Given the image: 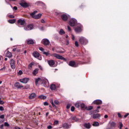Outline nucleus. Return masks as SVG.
Wrapping results in <instances>:
<instances>
[{
    "instance_id": "nucleus-1",
    "label": "nucleus",
    "mask_w": 129,
    "mask_h": 129,
    "mask_svg": "<svg viewBox=\"0 0 129 129\" xmlns=\"http://www.w3.org/2000/svg\"><path fill=\"white\" fill-rule=\"evenodd\" d=\"M79 42L81 45H87L88 44V40L84 37H80Z\"/></svg>"
},
{
    "instance_id": "nucleus-2",
    "label": "nucleus",
    "mask_w": 129,
    "mask_h": 129,
    "mask_svg": "<svg viewBox=\"0 0 129 129\" xmlns=\"http://www.w3.org/2000/svg\"><path fill=\"white\" fill-rule=\"evenodd\" d=\"M50 56H53V57H55V58H56V59H59V60H66V58H64L63 56H62V55H60L57 53H53L51 54Z\"/></svg>"
},
{
    "instance_id": "nucleus-3",
    "label": "nucleus",
    "mask_w": 129,
    "mask_h": 129,
    "mask_svg": "<svg viewBox=\"0 0 129 129\" xmlns=\"http://www.w3.org/2000/svg\"><path fill=\"white\" fill-rule=\"evenodd\" d=\"M82 28H83L82 25L79 24L75 29V31L76 33H80V32H82Z\"/></svg>"
},
{
    "instance_id": "nucleus-4",
    "label": "nucleus",
    "mask_w": 129,
    "mask_h": 129,
    "mask_svg": "<svg viewBox=\"0 0 129 129\" xmlns=\"http://www.w3.org/2000/svg\"><path fill=\"white\" fill-rule=\"evenodd\" d=\"M33 56L34 58H36L38 60H42V57H40V53L37 51H34L33 52Z\"/></svg>"
},
{
    "instance_id": "nucleus-5",
    "label": "nucleus",
    "mask_w": 129,
    "mask_h": 129,
    "mask_svg": "<svg viewBox=\"0 0 129 129\" xmlns=\"http://www.w3.org/2000/svg\"><path fill=\"white\" fill-rule=\"evenodd\" d=\"M77 23V20L76 19L73 18L71 19V20L69 22V24L71 27H74L76 23Z\"/></svg>"
},
{
    "instance_id": "nucleus-6",
    "label": "nucleus",
    "mask_w": 129,
    "mask_h": 129,
    "mask_svg": "<svg viewBox=\"0 0 129 129\" xmlns=\"http://www.w3.org/2000/svg\"><path fill=\"white\" fill-rule=\"evenodd\" d=\"M18 24L20 26H26L27 23H26V21L24 20L19 19L18 20Z\"/></svg>"
},
{
    "instance_id": "nucleus-7",
    "label": "nucleus",
    "mask_w": 129,
    "mask_h": 129,
    "mask_svg": "<svg viewBox=\"0 0 129 129\" xmlns=\"http://www.w3.org/2000/svg\"><path fill=\"white\" fill-rule=\"evenodd\" d=\"M41 83L44 84V87H48V86H49V82H48V80L41 79Z\"/></svg>"
},
{
    "instance_id": "nucleus-8",
    "label": "nucleus",
    "mask_w": 129,
    "mask_h": 129,
    "mask_svg": "<svg viewBox=\"0 0 129 129\" xmlns=\"http://www.w3.org/2000/svg\"><path fill=\"white\" fill-rule=\"evenodd\" d=\"M29 80H30V79L28 78H24L23 79H21L20 80V82L21 83H24V84H27L28 82H29Z\"/></svg>"
},
{
    "instance_id": "nucleus-9",
    "label": "nucleus",
    "mask_w": 129,
    "mask_h": 129,
    "mask_svg": "<svg viewBox=\"0 0 129 129\" xmlns=\"http://www.w3.org/2000/svg\"><path fill=\"white\" fill-rule=\"evenodd\" d=\"M10 66L12 69H15L16 68V62L13 59H11Z\"/></svg>"
},
{
    "instance_id": "nucleus-10",
    "label": "nucleus",
    "mask_w": 129,
    "mask_h": 129,
    "mask_svg": "<svg viewBox=\"0 0 129 129\" xmlns=\"http://www.w3.org/2000/svg\"><path fill=\"white\" fill-rule=\"evenodd\" d=\"M14 87H15V88H17L18 89H21V88H23V87H24V86H23V85H20V83L19 82H16L14 84Z\"/></svg>"
},
{
    "instance_id": "nucleus-11",
    "label": "nucleus",
    "mask_w": 129,
    "mask_h": 129,
    "mask_svg": "<svg viewBox=\"0 0 129 129\" xmlns=\"http://www.w3.org/2000/svg\"><path fill=\"white\" fill-rule=\"evenodd\" d=\"M47 63L50 67H53L54 65H55V61L52 59L47 60Z\"/></svg>"
},
{
    "instance_id": "nucleus-12",
    "label": "nucleus",
    "mask_w": 129,
    "mask_h": 129,
    "mask_svg": "<svg viewBox=\"0 0 129 129\" xmlns=\"http://www.w3.org/2000/svg\"><path fill=\"white\" fill-rule=\"evenodd\" d=\"M24 30L25 31H31V30H33V25H28L27 27H24Z\"/></svg>"
},
{
    "instance_id": "nucleus-13",
    "label": "nucleus",
    "mask_w": 129,
    "mask_h": 129,
    "mask_svg": "<svg viewBox=\"0 0 129 129\" xmlns=\"http://www.w3.org/2000/svg\"><path fill=\"white\" fill-rule=\"evenodd\" d=\"M42 44H43V45H49V44H50V41H49V40L47 39H43L42 40Z\"/></svg>"
},
{
    "instance_id": "nucleus-14",
    "label": "nucleus",
    "mask_w": 129,
    "mask_h": 129,
    "mask_svg": "<svg viewBox=\"0 0 129 129\" xmlns=\"http://www.w3.org/2000/svg\"><path fill=\"white\" fill-rule=\"evenodd\" d=\"M42 17V14H38L37 15H35L32 16V17L33 19H35V20H38V19H40Z\"/></svg>"
},
{
    "instance_id": "nucleus-15",
    "label": "nucleus",
    "mask_w": 129,
    "mask_h": 129,
    "mask_svg": "<svg viewBox=\"0 0 129 129\" xmlns=\"http://www.w3.org/2000/svg\"><path fill=\"white\" fill-rule=\"evenodd\" d=\"M94 104H97V105H99V104H102V101L101 100H96L94 101Z\"/></svg>"
},
{
    "instance_id": "nucleus-16",
    "label": "nucleus",
    "mask_w": 129,
    "mask_h": 129,
    "mask_svg": "<svg viewBox=\"0 0 129 129\" xmlns=\"http://www.w3.org/2000/svg\"><path fill=\"white\" fill-rule=\"evenodd\" d=\"M61 19L63 21H66L68 20V16L66 14H63L61 16Z\"/></svg>"
},
{
    "instance_id": "nucleus-17",
    "label": "nucleus",
    "mask_w": 129,
    "mask_h": 129,
    "mask_svg": "<svg viewBox=\"0 0 129 129\" xmlns=\"http://www.w3.org/2000/svg\"><path fill=\"white\" fill-rule=\"evenodd\" d=\"M69 65L72 67H77V66L75 63V61H71L69 62Z\"/></svg>"
},
{
    "instance_id": "nucleus-18",
    "label": "nucleus",
    "mask_w": 129,
    "mask_h": 129,
    "mask_svg": "<svg viewBox=\"0 0 129 129\" xmlns=\"http://www.w3.org/2000/svg\"><path fill=\"white\" fill-rule=\"evenodd\" d=\"M20 6H21V7H23V8H28L29 7V5L25 2L21 3H20Z\"/></svg>"
},
{
    "instance_id": "nucleus-19",
    "label": "nucleus",
    "mask_w": 129,
    "mask_h": 129,
    "mask_svg": "<svg viewBox=\"0 0 129 129\" xmlns=\"http://www.w3.org/2000/svg\"><path fill=\"white\" fill-rule=\"evenodd\" d=\"M70 120H74V121H79V118L76 116L72 117L70 118Z\"/></svg>"
},
{
    "instance_id": "nucleus-20",
    "label": "nucleus",
    "mask_w": 129,
    "mask_h": 129,
    "mask_svg": "<svg viewBox=\"0 0 129 129\" xmlns=\"http://www.w3.org/2000/svg\"><path fill=\"white\" fill-rule=\"evenodd\" d=\"M84 126L86 127V128H90V127H91V125L90 124V123H85Z\"/></svg>"
},
{
    "instance_id": "nucleus-21",
    "label": "nucleus",
    "mask_w": 129,
    "mask_h": 129,
    "mask_svg": "<svg viewBox=\"0 0 129 129\" xmlns=\"http://www.w3.org/2000/svg\"><path fill=\"white\" fill-rule=\"evenodd\" d=\"M27 42L28 45H33V44H34V40H33V39H28Z\"/></svg>"
},
{
    "instance_id": "nucleus-22",
    "label": "nucleus",
    "mask_w": 129,
    "mask_h": 129,
    "mask_svg": "<svg viewBox=\"0 0 129 129\" xmlns=\"http://www.w3.org/2000/svg\"><path fill=\"white\" fill-rule=\"evenodd\" d=\"M100 117V114L97 113V114H94L93 115V118H99Z\"/></svg>"
},
{
    "instance_id": "nucleus-23",
    "label": "nucleus",
    "mask_w": 129,
    "mask_h": 129,
    "mask_svg": "<svg viewBox=\"0 0 129 129\" xmlns=\"http://www.w3.org/2000/svg\"><path fill=\"white\" fill-rule=\"evenodd\" d=\"M50 88L51 89V90H56V85H55L54 84H51L50 86Z\"/></svg>"
},
{
    "instance_id": "nucleus-24",
    "label": "nucleus",
    "mask_w": 129,
    "mask_h": 129,
    "mask_svg": "<svg viewBox=\"0 0 129 129\" xmlns=\"http://www.w3.org/2000/svg\"><path fill=\"white\" fill-rule=\"evenodd\" d=\"M62 126H63V128L67 129V128H69V127H70V125H69L67 123H65L63 124Z\"/></svg>"
},
{
    "instance_id": "nucleus-25",
    "label": "nucleus",
    "mask_w": 129,
    "mask_h": 129,
    "mask_svg": "<svg viewBox=\"0 0 129 129\" xmlns=\"http://www.w3.org/2000/svg\"><path fill=\"white\" fill-rule=\"evenodd\" d=\"M110 124L111 127H115V125H116V123L113 121L110 122Z\"/></svg>"
},
{
    "instance_id": "nucleus-26",
    "label": "nucleus",
    "mask_w": 129,
    "mask_h": 129,
    "mask_svg": "<svg viewBox=\"0 0 129 129\" xmlns=\"http://www.w3.org/2000/svg\"><path fill=\"white\" fill-rule=\"evenodd\" d=\"M36 97V94L33 93L29 96L30 99H33V98H35Z\"/></svg>"
},
{
    "instance_id": "nucleus-27",
    "label": "nucleus",
    "mask_w": 129,
    "mask_h": 129,
    "mask_svg": "<svg viewBox=\"0 0 129 129\" xmlns=\"http://www.w3.org/2000/svg\"><path fill=\"white\" fill-rule=\"evenodd\" d=\"M12 52L10 51H8L6 53V57H8V58H11L12 57Z\"/></svg>"
},
{
    "instance_id": "nucleus-28",
    "label": "nucleus",
    "mask_w": 129,
    "mask_h": 129,
    "mask_svg": "<svg viewBox=\"0 0 129 129\" xmlns=\"http://www.w3.org/2000/svg\"><path fill=\"white\" fill-rule=\"evenodd\" d=\"M38 72H39V69H36L33 71V75H37V74H38Z\"/></svg>"
},
{
    "instance_id": "nucleus-29",
    "label": "nucleus",
    "mask_w": 129,
    "mask_h": 129,
    "mask_svg": "<svg viewBox=\"0 0 129 129\" xmlns=\"http://www.w3.org/2000/svg\"><path fill=\"white\" fill-rule=\"evenodd\" d=\"M99 122L98 121H94L93 123V126H99Z\"/></svg>"
},
{
    "instance_id": "nucleus-30",
    "label": "nucleus",
    "mask_w": 129,
    "mask_h": 129,
    "mask_svg": "<svg viewBox=\"0 0 129 129\" xmlns=\"http://www.w3.org/2000/svg\"><path fill=\"white\" fill-rule=\"evenodd\" d=\"M8 22L10 24H15L16 23V19L9 20Z\"/></svg>"
},
{
    "instance_id": "nucleus-31",
    "label": "nucleus",
    "mask_w": 129,
    "mask_h": 129,
    "mask_svg": "<svg viewBox=\"0 0 129 129\" xmlns=\"http://www.w3.org/2000/svg\"><path fill=\"white\" fill-rule=\"evenodd\" d=\"M123 126V124H122V123L121 122H119L118 123V127L119 129H121Z\"/></svg>"
},
{
    "instance_id": "nucleus-32",
    "label": "nucleus",
    "mask_w": 129,
    "mask_h": 129,
    "mask_svg": "<svg viewBox=\"0 0 129 129\" xmlns=\"http://www.w3.org/2000/svg\"><path fill=\"white\" fill-rule=\"evenodd\" d=\"M42 79H41L40 78H38V79H36L35 80V84L37 85L38 84V82H39V81H40V82H42Z\"/></svg>"
},
{
    "instance_id": "nucleus-33",
    "label": "nucleus",
    "mask_w": 129,
    "mask_h": 129,
    "mask_svg": "<svg viewBox=\"0 0 129 129\" xmlns=\"http://www.w3.org/2000/svg\"><path fill=\"white\" fill-rule=\"evenodd\" d=\"M33 65H34V63L33 62H31L28 66V69H32V68L33 67Z\"/></svg>"
},
{
    "instance_id": "nucleus-34",
    "label": "nucleus",
    "mask_w": 129,
    "mask_h": 129,
    "mask_svg": "<svg viewBox=\"0 0 129 129\" xmlns=\"http://www.w3.org/2000/svg\"><path fill=\"white\" fill-rule=\"evenodd\" d=\"M50 103H51L53 107L56 108V105H55V104H54V102L53 101V99H50Z\"/></svg>"
},
{
    "instance_id": "nucleus-35",
    "label": "nucleus",
    "mask_w": 129,
    "mask_h": 129,
    "mask_svg": "<svg viewBox=\"0 0 129 129\" xmlns=\"http://www.w3.org/2000/svg\"><path fill=\"white\" fill-rule=\"evenodd\" d=\"M59 35H63V34H65V31L63 30V29H60L59 32Z\"/></svg>"
},
{
    "instance_id": "nucleus-36",
    "label": "nucleus",
    "mask_w": 129,
    "mask_h": 129,
    "mask_svg": "<svg viewBox=\"0 0 129 129\" xmlns=\"http://www.w3.org/2000/svg\"><path fill=\"white\" fill-rule=\"evenodd\" d=\"M23 89H29V88H30V86L29 85H26L23 86Z\"/></svg>"
},
{
    "instance_id": "nucleus-37",
    "label": "nucleus",
    "mask_w": 129,
    "mask_h": 129,
    "mask_svg": "<svg viewBox=\"0 0 129 129\" xmlns=\"http://www.w3.org/2000/svg\"><path fill=\"white\" fill-rule=\"evenodd\" d=\"M39 98H41V99H46L47 98V97L44 95H40L39 96Z\"/></svg>"
},
{
    "instance_id": "nucleus-38",
    "label": "nucleus",
    "mask_w": 129,
    "mask_h": 129,
    "mask_svg": "<svg viewBox=\"0 0 129 129\" xmlns=\"http://www.w3.org/2000/svg\"><path fill=\"white\" fill-rule=\"evenodd\" d=\"M75 106L77 108H79V106H80V102H77L75 104Z\"/></svg>"
},
{
    "instance_id": "nucleus-39",
    "label": "nucleus",
    "mask_w": 129,
    "mask_h": 129,
    "mask_svg": "<svg viewBox=\"0 0 129 129\" xmlns=\"http://www.w3.org/2000/svg\"><path fill=\"white\" fill-rule=\"evenodd\" d=\"M93 108V107L92 106H90L86 108V109H87V110H91V109H92Z\"/></svg>"
},
{
    "instance_id": "nucleus-40",
    "label": "nucleus",
    "mask_w": 129,
    "mask_h": 129,
    "mask_svg": "<svg viewBox=\"0 0 129 129\" xmlns=\"http://www.w3.org/2000/svg\"><path fill=\"white\" fill-rule=\"evenodd\" d=\"M37 13H38V11H34V12L30 14V16H31V17H33V16H34L35 15H36V14H37Z\"/></svg>"
},
{
    "instance_id": "nucleus-41",
    "label": "nucleus",
    "mask_w": 129,
    "mask_h": 129,
    "mask_svg": "<svg viewBox=\"0 0 129 129\" xmlns=\"http://www.w3.org/2000/svg\"><path fill=\"white\" fill-rule=\"evenodd\" d=\"M80 106H81L82 108H84V107H85V104H84V103H80Z\"/></svg>"
},
{
    "instance_id": "nucleus-42",
    "label": "nucleus",
    "mask_w": 129,
    "mask_h": 129,
    "mask_svg": "<svg viewBox=\"0 0 129 129\" xmlns=\"http://www.w3.org/2000/svg\"><path fill=\"white\" fill-rule=\"evenodd\" d=\"M43 54H44L45 56H48L50 53H49V51L47 52H43Z\"/></svg>"
},
{
    "instance_id": "nucleus-43",
    "label": "nucleus",
    "mask_w": 129,
    "mask_h": 129,
    "mask_svg": "<svg viewBox=\"0 0 129 129\" xmlns=\"http://www.w3.org/2000/svg\"><path fill=\"white\" fill-rule=\"evenodd\" d=\"M75 45L76 47H79V44L78 41H75Z\"/></svg>"
},
{
    "instance_id": "nucleus-44",
    "label": "nucleus",
    "mask_w": 129,
    "mask_h": 129,
    "mask_svg": "<svg viewBox=\"0 0 129 129\" xmlns=\"http://www.w3.org/2000/svg\"><path fill=\"white\" fill-rule=\"evenodd\" d=\"M5 126H10V124H9V123L5 122L4 124Z\"/></svg>"
},
{
    "instance_id": "nucleus-45",
    "label": "nucleus",
    "mask_w": 129,
    "mask_h": 129,
    "mask_svg": "<svg viewBox=\"0 0 129 129\" xmlns=\"http://www.w3.org/2000/svg\"><path fill=\"white\" fill-rule=\"evenodd\" d=\"M39 50H40V51H41V52H43H43H44V51L45 49L44 48H43V47H39Z\"/></svg>"
},
{
    "instance_id": "nucleus-46",
    "label": "nucleus",
    "mask_w": 129,
    "mask_h": 129,
    "mask_svg": "<svg viewBox=\"0 0 129 129\" xmlns=\"http://www.w3.org/2000/svg\"><path fill=\"white\" fill-rule=\"evenodd\" d=\"M75 110V108L74 107V106H72L71 108V111H74Z\"/></svg>"
},
{
    "instance_id": "nucleus-47",
    "label": "nucleus",
    "mask_w": 129,
    "mask_h": 129,
    "mask_svg": "<svg viewBox=\"0 0 129 129\" xmlns=\"http://www.w3.org/2000/svg\"><path fill=\"white\" fill-rule=\"evenodd\" d=\"M54 103H55V104H56V105L59 104V101H58V100H55L54 101Z\"/></svg>"
},
{
    "instance_id": "nucleus-48",
    "label": "nucleus",
    "mask_w": 129,
    "mask_h": 129,
    "mask_svg": "<svg viewBox=\"0 0 129 129\" xmlns=\"http://www.w3.org/2000/svg\"><path fill=\"white\" fill-rule=\"evenodd\" d=\"M18 74L19 75H22V74H23V71H22L21 70L19 71L18 72Z\"/></svg>"
},
{
    "instance_id": "nucleus-49",
    "label": "nucleus",
    "mask_w": 129,
    "mask_h": 129,
    "mask_svg": "<svg viewBox=\"0 0 129 129\" xmlns=\"http://www.w3.org/2000/svg\"><path fill=\"white\" fill-rule=\"evenodd\" d=\"M55 16H59L60 15V13L57 12H55Z\"/></svg>"
},
{
    "instance_id": "nucleus-50",
    "label": "nucleus",
    "mask_w": 129,
    "mask_h": 129,
    "mask_svg": "<svg viewBox=\"0 0 129 129\" xmlns=\"http://www.w3.org/2000/svg\"><path fill=\"white\" fill-rule=\"evenodd\" d=\"M4 109H5L4 108V107H3V106H0V110H1V111H4Z\"/></svg>"
},
{
    "instance_id": "nucleus-51",
    "label": "nucleus",
    "mask_w": 129,
    "mask_h": 129,
    "mask_svg": "<svg viewBox=\"0 0 129 129\" xmlns=\"http://www.w3.org/2000/svg\"><path fill=\"white\" fill-rule=\"evenodd\" d=\"M54 123L55 124H58V123H59V121H58V120H55V121H54Z\"/></svg>"
},
{
    "instance_id": "nucleus-52",
    "label": "nucleus",
    "mask_w": 129,
    "mask_h": 129,
    "mask_svg": "<svg viewBox=\"0 0 129 129\" xmlns=\"http://www.w3.org/2000/svg\"><path fill=\"white\" fill-rule=\"evenodd\" d=\"M67 28H68V31L71 32V28H70V27L69 26H68Z\"/></svg>"
},
{
    "instance_id": "nucleus-53",
    "label": "nucleus",
    "mask_w": 129,
    "mask_h": 129,
    "mask_svg": "<svg viewBox=\"0 0 129 129\" xmlns=\"http://www.w3.org/2000/svg\"><path fill=\"white\" fill-rule=\"evenodd\" d=\"M70 106H71V104H68L67 105V109H69V108H70Z\"/></svg>"
},
{
    "instance_id": "nucleus-54",
    "label": "nucleus",
    "mask_w": 129,
    "mask_h": 129,
    "mask_svg": "<svg viewBox=\"0 0 129 129\" xmlns=\"http://www.w3.org/2000/svg\"><path fill=\"white\" fill-rule=\"evenodd\" d=\"M43 104H44V105H45L46 106L47 105H48L49 104L48 103V102H45L43 103Z\"/></svg>"
},
{
    "instance_id": "nucleus-55",
    "label": "nucleus",
    "mask_w": 129,
    "mask_h": 129,
    "mask_svg": "<svg viewBox=\"0 0 129 129\" xmlns=\"http://www.w3.org/2000/svg\"><path fill=\"white\" fill-rule=\"evenodd\" d=\"M72 40H75V37L73 34H72Z\"/></svg>"
},
{
    "instance_id": "nucleus-56",
    "label": "nucleus",
    "mask_w": 129,
    "mask_h": 129,
    "mask_svg": "<svg viewBox=\"0 0 129 129\" xmlns=\"http://www.w3.org/2000/svg\"><path fill=\"white\" fill-rule=\"evenodd\" d=\"M9 18H10L11 19H14V18H15V16L13 15H9Z\"/></svg>"
},
{
    "instance_id": "nucleus-57",
    "label": "nucleus",
    "mask_w": 129,
    "mask_h": 129,
    "mask_svg": "<svg viewBox=\"0 0 129 129\" xmlns=\"http://www.w3.org/2000/svg\"><path fill=\"white\" fill-rule=\"evenodd\" d=\"M0 118H5V115H1L0 116Z\"/></svg>"
},
{
    "instance_id": "nucleus-58",
    "label": "nucleus",
    "mask_w": 129,
    "mask_h": 129,
    "mask_svg": "<svg viewBox=\"0 0 129 129\" xmlns=\"http://www.w3.org/2000/svg\"><path fill=\"white\" fill-rule=\"evenodd\" d=\"M66 45L68 46L69 45V40H67L66 41Z\"/></svg>"
},
{
    "instance_id": "nucleus-59",
    "label": "nucleus",
    "mask_w": 129,
    "mask_h": 129,
    "mask_svg": "<svg viewBox=\"0 0 129 129\" xmlns=\"http://www.w3.org/2000/svg\"><path fill=\"white\" fill-rule=\"evenodd\" d=\"M13 10H15V11H17L18 10V8L16 6L14 7Z\"/></svg>"
},
{
    "instance_id": "nucleus-60",
    "label": "nucleus",
    "mask_w": 129,
    "mask_h": 129,
    "mask_svg": "<svg viewBox=\"0 0 129 129\" xmlns=\"http://www.w3.org/2000/svg\"><path fill=\"white\" fill-rule=\"evenodd\" d=\"M41 23H42V24L45 23V20H44V19H41Z\"/></svg>"
},
{
    "instance_id": "nucleus-61",
    "label": "nucleus",
    "mask_w": 129,
    "mask_h": 129,
    "mask_svg": "<svg viewBox=\"0 0 129 129\" xmlns=\"http://www.w3.org/2000/svg\"><path fill=\"white\" fill-rule=\"evenodd\" d=\"M0 128L1 129H4V124H2L0 126Z\"/></svg>"
},
{
    "instance_id": "nucleus-62",
    "label": "nucleus",
    "mask_w": 129,
    "mask_h": 129,
    "mask_svg": "<svg viewBox=\"0 0 129 129\" xmlns=\"http://www.w3.org/2000/svg\"><path fill=\"white\" fill-rule=\"evenodd\" d=\"M4 102L3 101L1 100V98H0V104H4Z\"/></svg>"
},
{
    "instance_id": "nucleus-63",
    "label": "nucleus",
    "mask_w": 129,
    "mask_h": 129,
    "mask_svg": "<svg viewBox=\"0 0 129 129\" xmlns=\"http://www.w3.org/2000/svg\"><path fill=\"white\" fill-rule=\"evenodd\" d=\"M47 128L51 129V128H52V126L51 125H48V126H47Z\"/></svg>"
},
{
    "instance_id": "nucleus-64",
    "label": "nucleus",
    "mask_w": 129,
    "mask_h": 129,
    "mask_svg": "<svg viewBox=\"0 0 129 129\" xmlns=\"http://www.w3.org/2000/svg\"><path fill=\"white\" fill-rule=\"evenodd\" d=\"M118 117H121V114H120L119 113H118Z\"/></svg>"
}]
</instances>
